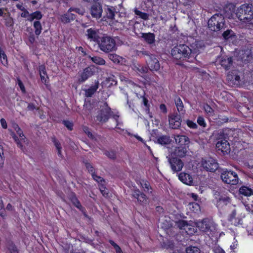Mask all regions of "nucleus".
Returning a JSON list of instances; mask_svg holds the SVG:
<instances>
[{"instance_id":"f257e3e1","label":"nucleus","mask_w":253,"mask_h":253,"mask_svg":"<svg viewBox=\"0 0 253 253\" xmlns=\"http://www.w3.org/2000/svg\"><path fill=\"white\" fill-rule=\"evenodd\" d=\"M236 15L241 21L250 23L253 19V7L252 4H244L236 10Z\"/></svg>"},{"instance_id":"f03ea898","label":"nucleus","mask_w":253,"mask_h":253,"mask_svg":"<svg viewBox=\"0 0 253 253\" xmlns=\"http://www.w3.org/2000/svg\"><path fill=\"white\" fill-rule=\"evenodd\" d=\"M97 43L99 49L105 53L116 51L117 49L116 42L110 37H102Z\"/></svg>"},{"instance_id":"7ed1b4c3","label":"nucleus","mask_w":253,"mask_h":253,"mask_svg":"<svg viewBox=\"0 0 253 253\" xmlns=\"http://www.w3.org/2000/svg\"><path fill=\"white\" fill-rule=\"evenodd\" d=\"M209 28L213 31H218L224 26V18L222 15L214 14L208 21Z\"/></svg>"},{"instance_id":"20e7f679","label":"nucleus","mask_w":253,"mask_h":253,"mask_svg":"<svg viewBox=\"0 0 253 253\" xmlns=\"http://www.w3.org/2000/svg\"><path fill=\"white\" fill-rule=\"evenodd\" d=\"M114 114V113L111 110V108L108 106L107 104L104 103L100 106V109L96 116V122L101 123H105L108 120L109 117H112Z\"/></svg>"},{"instance_id":"39448f33","label":"nucleus","mask_w":253,"mask_h":253,"mask_svg":"<svg viewBox=\"0 0 253 253\" xmlns=\"http://www.w3.org/2000/svg\"><path fill=\"white\" fill-rule=\"evenodd\" d=\"M191 53V49L185 44H180L175 46L171 50V55L176 59L189 56Z\"/></svg>"},{"instance_id":"423d86ee","label":"nucleus","mask_w":253,"mask_h":253,"mask_svg":"<svg viewBox=\"0 0 253 253\" xmlns=\"http://www.w3.org/2000/svg\"><path fill=\"white\" fill-rule=\"evenodd\" d=\"M221 178L225 183L236 185L239 182V178L237 174L233 171H224L221 174Z\"/></svg>"},{"instance_id":"0eeeda50","label":"nucleus","mask_w":253,"mask_h":253,"mask_svg":"<svg viewBox=\"0 0 253 253\" xmlns=\"http://www.w3.org/2000/svg\"><path fill=\"white\" fill-rule=\"evenodd\" d=\"M75 10L77 12V9L70 8L66 13L60 14L58 17V20L64 24H67L73 21L75 18V15L72 13V11Z\"/></svg>"},{"instance_id":"6e6552de","label":"nucleus","mask_w":253,"mask_h":253,"mask_svg":"<svg viewBox=\"0 0 253 253\" xmlns=\"http://www.w3.org/2000/svg\"><path fill=\"white\" fill-rule=\"evenodd\" d=\"M202 165L205 169L211 172L214 171L218 168V164L215 160L211 158L203 160Z\"/></svg>"},{"instance_id":"1a4fd4ad","label":"nucleus","mask_w":253,"mask_h":253,"mask_svg":"<svg viewBox=\"0 0 253 253\" xmlns=\"http://www.w3.org/2000/svg\"><path fill=\"white\" fill-rule=\"evenodd\" d=\"M216 148L219 151L223 154H228L230 151V146L229 143L225 139L219 140L216 144Z\"/></svg>"},{"instance_id":"9d476101","label":"nucleus","mask_w":253,"mask_h":253,"mask_svg":"<svg viewBox=\"0 0 253 253\" xmlns=\"http://www.w3.org/2000/svg\"><path fill=\"white\" fill-rule=\"evenodd\" d=\"M146 62L150 70L157 71L160 69V65L155 55L153 54L149 55V58Z\"/></svg>"},{"instance_id":"9b49d317","label":"nucleus","mask_w":253,"mask_h":253,"mask_svg":"<svg viewBox=\"0 0 253 253\" xmlns=\"http://www.w3.org/2000/svg\"><path fill=\"white\" fill-rule=\"evenodd\" d=\"M169 162L170 165L171 169L174 172L180 171L184 165L182 161L176 158H169Z\"/></svg>"},{"instance_id":"f8f14e48","label":"nucleus","mask_w":253,"mask_h":253,"mask_svg":"<svg viewBox=\"0 0 253 253\" xmlns=\"http://www.w3.org/2000/svg\"><path fill=\"white\" fill-rule=\"evenodd\" d=\"M216 62L221 65L226 70L228 69L232 64V59L231 57L228 56H223L219 57Z\"/></svg>"},{"instance_id":"ddd939ff","label":"nucleus","mask_w":253,"mask_h":253,"mask_svg":"<svg viewBox=\"0 0 253 253\" xmlns=\"http://www.w3.org/2000/svg\"><path fill=\"white\" fill-rule=\"evenodd\" d=\"M227 80L232 85L238 86L240 84V77L236 71H232L227 75Z\"/></svg>"},{"instance_id":"4468645a","label":"nucleus","mask_w":253,"mask_h":253,"mask_svg":"<svg viewBox=\"0 0 253 253\" xmlns=\"http://www.w3.org/2000/svg\"><path fill=\"white\" fill-rule=\"evenodd\" d=\"M212 223L210 220L206 219L196 223V226L202 231L208 232L211 230Z\"/></svg>"},{"instance_id":"2eb2a0df","label":"nucleus","mask_w":253,"mask_h":253,"mask_svg":"<svg viewBox=\"0 0 253 253\" xmlns=\"http://www.w3.org/2000/svg\"><path fill=\"white\" fill-rule=\"evenodd\" d=\"M173 138L178 146H188L190 140L186 136L176 134L174 135Z\"/></svg>"},{"instance_id":"dca6fc26","label":"nucleus","mask_w":253,"mask_h":253,"mask_svg":"<svg viewBox=\"0 0 253 253\" xmlns=\"http://www.w3.org/2000/svg\"><path fill=\"white\" fill-rule=\"evenodd\" d=\"M86 35L87 39L91 41H99V31L95 28H89L86 30Z\"/></svg>"},{"instance_id":"f3484780","label":"nucleus","mask_w":253,"mask_h":253,"mask_svg":"<svg viewBox=\"0 0 253 253\" xmlns=\"http://www.w3.org/2000/svg\"><path fill=\"white\" fill-rule=\"evenodd\" d=\"M252 57V51L249 48L241 50L238 53V59L244 62L249 61Z\"/></svg>"},{"instance_id":"a211bd4d","label":"nucleus","mask_w":253,"mask_h":253,"mask_svg":"<svg viewBox=\"0 0 253 253\" xmlns=\"http://www.w3.org/2000/svg\"><path fill=\"white\" fill-rule=\"evenodd\" d=\"M133 197L137 199L138 202L140 204H144L147 202V197L143 193L141 192L138 189L134 190L132 193Z\"/></svg>"},{"instance_id":"6ab92c4d","label":"nucleus","mask_w":253,"mask_h":253,"mask_svg":"<svg viewBox=\"0 0 253 253\" xmlns=\"http://www.w3.org/2000/svg\"><path fill=\"white\" fill-rule=\"evenodd\" d=\"M102 9L99 4H95L92 5L90 9V13L92 16L96 19L101 17Z\"/></svg>"},{"instance_id":"aec40b11","label":"nucleus","mask_w":253,"mask_h":253,"mask_svg":"<svg viewBox=\"0 0 253 253\" xmlns=\"http://www.w3.org/2000/svg\"><path fill=\"white\" fill-rule=\"evenodd\" d=\"M169 124L171 128H178L181 125V120L179 116L174 115L170 117L169 119Z\"/></svg>"},{"instance_id":"412c9836","label":"nucleus","mask_w":253,"mask_h":253,"mask_svg":"<svg viewBox=\"0 0 253 253\" xmlns=\"http://www.w3.org/2000/svg\"><path fill=\"white\" fill-rule=\"evenodd\" d=\"M94 74L93 69L91 67H87L85 68L81 74V78L79 81L84 82L86 81L88 78L92 76Z\"/></svg>"},{"instance_id":"4be33fe9","label":"nucleus","mask_w":253,"mask_h":253,"mask_svg":"<svg viewBox=\"0 0 253 253\" xmlns=\"http://www.w3.org/2000/svg\"><path fill=\"white\" fill-rule=\"evenodd\" d=\"M188 148V146L176 147L174 151L173 152V155L177 157H183L186 155L187 152Z\"/></svg>"},{"instance_id":"5701e85b","label":"nucleus","mask_w":253,"mask_h":253,"mask_svg":"<svg viewBox=\"0 0 253 253\" xmlns=\"http://www.w3.org/2000/svg\"><path fill=\"white\" fill-rule=\"evenodd\" d=\"M179 179L183 183L187 185H191L193 182L192 176L186 173L181 172L178 175Z\"/></svg>"},{"instance_id":"b1692460","label":"nucleus","mask_w":253,"mask_h":253,"mask_svg":"<svg viewBox=\"0 0 253 253\" xmlns=\"http://www.w3.org/2000/svg\"><path fill=\"white\" fill-rule=\"evenodd\" d=\"M109 59L116 64H125L126 60L125 58L116 54H110L108 55Z\"/></svg>"},{"instance_id":"393cba45","label":"nucleus","mask_w":253,"mask_h":253,"mask_svg":"<svg viewBox=\"0 0 253 253\" xmlns=\"http://www.w3.org/2000/svg\"><path fill=\"white\" fill-rule=\"evenodd\" d=\"M17 134L19 136V138H18L15 135H13V137L15 140V142L17 143V145L21 148L22 146V143L25 142V136L23 133V131L22 130L20 131H17Z\"/></svg>"},{"instance_id":"a878e982","label":"nucleus","mask_w":253,"mask_h":253,"mask_svg":"<svg viewBox=\"0 0 253 253\" xmlns=\"http://www.w3.org/2000/svg\"><path fill=\"white\" fill-rule=\"evenodd\" d=\"M141 37L149 44L153 43L155 41V37L153 33H142Z\"/></svg>"},{"instance_id":"bb28decb","label":"nucleus","mask_w":253,"mask_h":253,"mask_svg":"<svg viewBox=\"0 0 253 253\" xmlns=\"http://www.w3.org/2000/svg\"><path fill=\"white\" fill-rule=\"evenodd\" d=\"M88 58L90 59L92 62L98 65H104L106 63L105 60L99 56H96L92 57L89 55L88 56Z\"/></svg>"},{"instance_id":"cd10ccee","label":"nucleus","mask_w":253,"mask_h":253,"mask_svg":"<svg viewBox=\"0 0 253 253\" xmlns=\"http://www.w3.org/2000/svg\"><path fill=\"white\" fill-rule=\"evenodd\" d=\"M98 82H95V84L93 86H91L89 88L85 90V96L86 97H91L96 91L98 88Z\"/></svg>"},{"instance_id":"c85d7f7f","label":"nucleus","mask_w":253,"mask_h":253,"mask_svg":"<svg viewBox=\"0 0 253 253\" xmlns=\"http://www.w3.org/2000/svg\"><path fill=\"white\" fill-rule=\"evenodd\" d=\"M39 72L42 82L45 84H46V79L47 78V76L44 66L41 65L39 67Z\"/></svg>"},{"instance_id":"c756f323","label":"nucleus","mask_w":253,"mask_h":253,"mask_svg":"<svg viewBox=\"0 0 253 253\" xmlns=\"http://www.w3.org/2000/svg\"><path fill=\"white\" fill-rule=\"evenodd\" d=\"M42 15L41 12L39 11H36L30 14L28 18V20L30 21H32L34 20H36V21H39L42 18Z\"/></svg>"},{"instance_id":"7c9ffc66","label":"nucleus","mask_w":253,"mask_h":253,"mask_svg":"<svg viewBox=\"0 0 253 253\" xmlns=\"http://www.w3.org/2000/svg\"><path fill=\"white\" fill-rule=\"evenodd\" d=\"M239 192L241 194L246 196H250L253 194L252 189L245 186H242L239 189Z\"/></svg>"},{"instance_id":"2f4dec72","label":"nucleus","mask_w":253,"mask_h":253,"mask_svg":"<svg viewBox=\"0 0 253 253\" xmlns=\"http://www.w3.org/2000/svg\"><path fill=\"white\" fill-rule=\"evenodd\" d=\"M132 69L139 73H145L148 71V69L138 63H134Z\"/></svg>"},{"instance_id":"473e14b6","label":"nucleus","mask_w":253,"mask_h":253,"mask_svg":"<svg viewBox=\"0 0 253 253\" xmlns=\"http://www.w3.org/2000/svg\"><path fill=\"white\" fill-rule=\"evenodd\" d=\"M169 136L168 135H162L157 138V142L161 145H166L170 142Z\"/></svg>"},{"instance_id":"72a5a7b5","label":"nucleus","mask_w":253,"mask_h":253,"mask_svg":"<svg viewBox=\"0 0 253 253\" xmlns=\"http://www.w3.org/2000/svg\"><path fill=\"white\" fill-rule=\"evenodd\" d=\"M112 118L114 119L116 122V127L117 129L123 130L124 129L122 128L123 126V123L122 120L119 119V115L118 114V113L117 112L116 113H114V114L112 116Z\"/></svg>"},{"instance_id":"f704fd0d","label":"nucleus","mask_w":253,"mask_h":253,"mask_svg":"<svg viewBox=\"0 0 253 253\" xmlns=\"http://www.w3.org/2000/svg\"><path fill=\"white\" fill-rule=\"evenodd\" d=\"M33 26L35 29V34L37 36L39 35L41 33L42 30V27L40 22L39 21H34Z\"/></svg>"},{"instance_id":"c9c22d12","label":"nucleus","mask_w":253,"mask_h":253,"mask_svg":"<svg viewBox=\"0 0 253 253\" xmlns=\"http://www.w3.org/2000/svg\"><path fill=\"white\" fill-rule=\"evenodd\" d=\"M106 11L107 17L111 19H114L115 13V8L112 6H107Z\"/></svg>"},{"instance_id":"e433bc0d","label":"nucleus","mask_w":253,"mask_h":253,"mask_svg":"<svg viewBox=\"0 0 253 253\" xmlns=\"http://www.w3.org/2000/svg\"><path fill=\"white\" fill-rule=\"evenodd\" d=\"M174 101H175V105L176 106L177 111L178 112L183 111L184 106H183V102H182V100H181V99L178 97H176L175 98Z\"/></svg>"},{"instance_id":"4c0bfd02","label":"nucleus","mask_w":253,"mask_h":253,"mask_svg":"<svg viewBox=\"0 0 253 253\" xmlns=\"http://www.w3.org/2000/svg\"><path fill=\"white\" fill-rule=\"evenodd\" d=\"M0 60L1 63L6 66L7 64V58L4 51L0 47Z\"/></svg>"},{"instance_id":"58836bf2","label":"nucleus","mask_w":253,"mask_h":253,"mask_svg":"<svg viewBox=\"0 0 253 253\" xmlns=\"http://www.w3.org/2000/svg\"><path fill=\"white\" fill-rule=\"evenodd\" d=\"M236 213L235 211H233L232 213L230 215L229 220L232 222V223L235 225H237L238 224L240 223L241 220L237 219L236 218Z\"/></svg>"},{"instance_id":"ea45409f","label":"nucleus","mask_w":253,"mask_h":253,"mask_svg":"<svg viewBox=\"0 0 253 253\" xmlns=\"http://www.w3.org/2000/svg\"><path fill=\"white\" fill-rule=\"evenodd\" d=\"M186 253H201L200 250L197 247L189 246L186 249Z\"/></svg>"},{"instance_id":"a19ab883","label":"nucleus","mask_w":253,"mask_h":253,"mask_svg":"<svg viewBox=\"0 0 253 253\" xmlns=\"http://www.w3.org/2000/svg\"><path fill=\"white\" fill-rule=\"evenodd\" d=\"M134 12L136 15L139 16V17H140L141 18H142L144 20H147L148 19L149 15L148 14H147L146 13L142 12L138 10L136 8L134 9Z\"/></svg>"},{"instance_id":"79ce46f5","label":"nucleus","mask_w":253,"mask_h":253,"mask_svg":"<svg viewBox=\"0 0 253 253\" xmlns=\"http://www.w3.org/2000/svg\"><path fill=\"white\" fill-rule=\"evenodd\" d=\"M92 177L94 180H95L99 183V186L100 185L105 184V181L104 179H103L100 176L96 175L94 173H92Z\"/></svg>"},{"instance_id":"37998d69","label":"nucleus","mask_w":253,"mask_h":253,"mask_svg":"<svg viewBox=\"0 0 253 253\" xmlns=\"http://www.w3.org/2000/svg\"><path fill=\"white\" fill-rule=\"evenodd\" d=\"M140 185L142 187V188L143 189L144 191L145 192H148L149 189H150V184L149 183L145 180H142L140 182Z\"/></svg>"},{"instance_id":"c03bdc74","label":"nucleus","mask_w":253,"mask_h":253,"mask_svg":"<svg viewBox=\"0 0 253 253\" xmlns=\"http://www.w3.org/2000/svg\"><path fill=\"white\" fill-rule=\"evenodd\" d=\"M184 230L188 234H193L195 232L196 229L194 226H192L188 224L185 228Z\"/></svg>"},{"instance_id":"a18cd8bd","label":"nucleus","mask_w":253,"mask_h":253,"mask_svg":"<svg viewBox=\"0 0 253 253\" xmlns=\"http://www.w3.org/2000/svg\"><path fill=\"white\" fill-rule=\"evenodd\" d=\"M229 203H230V199L229 197L227 196L222 197L219 199L218 205L222 204L227 205Z\"/></svg>"},{"instance_id":"49530a36","label":"nucleus","mask_w":253,"mask_h":253,"mask_svg":"<svg viewBox=\"0 0 253 253\" xmlns=\"http://www.w3.org/2000/svg\"><path fill=\"white\" fill-rule=\"evenodd\" d=\"M7 253H18L16 247L13 243H10L7 247Z\"/></svg>"},{"instance_id":"de8ad7c7","label":"nucleus","mask_w":253,"mask_h":253,"mask_svg":"<svg viewBox=\"0 0 253 253\" xmlns=\"http://www.w3.org/2000/svg\"><path fill=\"white\" fill-rule=\"evenodd\" d=\"M5 25L7 27H12L13 25V19L10 16L6 17L4 18Z\"/></svg>"},{"instance_id":"09e8293b","label":"nucleus","mask_w":253,"mask_h":253,"mask_svg":"<svg viewBox=\"0 0 253 253\" xmlns=\"http://www.w3.org/2000/svg\"><path fill=\"white\" fill-rule=\"evenodd\" d=\"M204 110L206 112V113L207 114H208L209 115L211 116V115H212L213 114V110L208 104L204 105Z\"/></svg>"},{"instance_id":"8fccbe9b","label":"nucleus","mask_w":253,"mask_h":253,"mask_svg":"<svg viewBox=\"0 0 253 253\" xmlns=\"http://www.w3.org/2000/svg\"><path fill=\"white\" fill-rule=\"evenodd\" d=\"M99 190L103 195V196L105 197H107L108 196V190L106 188L104 185H102L99 186Z\"/></svg>"},{"instance_id":"3c124183","label":"nucleus","mask_w":253,"mask_h":253,"mask_svg":"<svg viewBox=\"0 0 253 253\" xmlns=\"http://www.w3.org/2000/svg\"><path fill=\"white\" fill-rule=\"evenodd\" d=\"M176 224L180 229L185 230V228L187 225L188 223L184 220H179L176 223Z\"/></svg>"},{"instance_id":"603ef678","label":"nucleus","mask_w":253,"mask_h":253,"mask_svg":"<svg viewBox=\"0 0 253 253\" xmlns=\"http://www.w3.org/2000/svg\"><path fill=\"white\" fill-rule=\"evenodd\" d=\"M54 145H55L56 149L58 150V155L59 156L61 157L62 156V154H61V149H62V147H61L60 143L58 141H57L56 140H54Z\"/></svg>"},{"instance_id":"864d4df0","label":"nucleus","mask_w":253,"mask_h":253,"mask_svg":"<svg viewBox=\"0 0 253 253\" xmlns=\"http://www.w3.org/2000/svg\"><path fill=\"white\" fill-rule=\"evenodd\" d=\"M143 102L144 105L146 106V112L149 114L150 118H152V116L149 113V108L148 107V101L145 97H143Z\"/></svg>"},{"instance_id":"5fc2aeb1","label":"nucleus","mask_w":253,"mask_h":253,"mask_svg":"<svg viewBox=\"0 0 253 253\" xmlns=\"http://www.w3.org/2000/svg\"><path fill=\"white\" fill-rule=\"evenodd\" d=\"M197 123L200 126L203 127H205L206 126L205 119L202 117H199L198 118Z\"/></svg>"},{"instance_id":"6e6d98bb","label":"nucleus","mask_w":253,"mask_h":253,"mask_svg":"<svg viewBox=\"0 0 253 253\" xmlns=\"http://www.w3.org/2000/svg\"><path fill=\"white\" fill-rule=\"evenodd\" d=\"M186 124L190 128L193 129L196 128L197 127V124L190 120H187Z\"/></svg>"},{"instance_id":"4d7b16f0","label":"nucleus","mask_w":253,"mask_h":253,"mask_svg":"<svg viewBox=\"0 0 253 253\" xmlns=\"http://www.w3.org/2000/svg\"><path fill=\"white\" fill-rule=\"evenodd\" d=\"M72 202L73 204L75 205V206L78 208V209H81L82 208V206L79 202V201L78 200V199L76 198V197H74L72 199Z\"/></svg>"},{"instance_id":"13d9d810","label":"nucleus","mask_w":253,"mask_h":253,"mask_svg":"<svg viewBox=\"0 0 253 253\" xmlns=\"http://www.w3.org/2000/svg\"><path fill=\"white\" fill-rule=\"evenodd\" d=\"M17 82L22 92L25 93V88L22 81L19 79H17Z\"/></svg>"},{"instance_id":"bf43d9fd","label":"nucleus","mask_w":253,"mask_h":253,"mask_svg":"<svg viewBox=\"0 0 253 253\" xmlns=\"http://www.w3.org/2000/svg\"><path fill=\"white\" fill-rule=\"evenodd\" d=\"M106 155L110 159H114L116 158V153L114 151H108L105 153Z\"/></svg>"},{"instance_id":"052dcab7","label":"nucleus","mask_w":253,"mask_h":253,"mask_svg":"<svg viewBox=\"0 0 253 253\" xmlns=\"http://www.w3.org/2000/svg\"><path fill=\"white\" fill-rule=\"evenodd\" d=\"M64 125L70 130L72 129L73 124L72 123L69 121H64L63 122Z\"/></svg>"},{"instance_id":"680f3d73","label":"nucleus","mask_w":253,"mask_h":253,"mask_svg":"<svg viewBox=\"0 0 253 253\" xmlns=\"http://www.w3.org/2000/svg\"><path fill=\"white\" fill-rule=\"evenodd\" d=\"M85 166H86V168L87 169V170H88V171L91 172V174L92 173H94V168H93V167L91 166V165L90 164L86 163L85 164Z\"/></svg>"},{"instance_id":"e2e57ef3","label":"nucleus","mask_w":253,"mask_h":253,"mask_svg":"<svg viewBox=\"0 0 253 253\" xmlns=\"http://www.w3.org/2000/svg\"><path fill=\"white\" fill-rule=\"evenodd\" d=\"M214 253H225V252L220 247H215L213 249Z\"/></svg>"},{"instance_id":"0e129e2a","label":"nucleus","mask_w":253,"mask_h":253,"mask_svg":"<svg viewBox=\"0 0 253 253\" xmlns=\"http://www.w3.org/2000/svg\"><path fill=\"white\" fill-rule=\"evenodd\" d=\"M23 12L21 14V16L25 18H28L30 15L28 11L25 9V10L22 11Z\"/></svg>"},{"instance_id":"69168bd1","label":"nucleus","mask_w":253,"mask_h":253,"mask_svg":"<svg viewBox=\"0 0 253 253\" xmlns=\"http://www.w3.org/2000/svg\"><path fill=\"white\" fill-rule=\"evenodd\" d=\"M160 109L163 113H164L165 114L167 113V109L165 104H161L160 106Z\"/></svg>"},{"instance_id":"338daca9","label":"nucleus","mask_w":253,"mask_h":253,"mask_svg":"<svg viewBox=\"0 0 253 253\" xmlns=\"http://www.w3.org/2000/svg\"><path fill=\"white\" fill-rule=\"evenodd\" d=\"M0 124H1L2 127L3 128H7V123H6V121L4 119L2 118L0 119Z\"/></svg>"},{"instance_id":"774afa93","label":"nucleus","mask_w":253,"mask_h":253,"mask_svg":"<svg viewBox=\"0 0 253 253\" xmlns=\"http://www.w3.org/2000/svg\"><path fill=\"white\" fill-rule=\"evenodd\" d=\"M230 30H227L223 33V36L225 39H228L230 35Z\"/></svg>"}]
</instances>
